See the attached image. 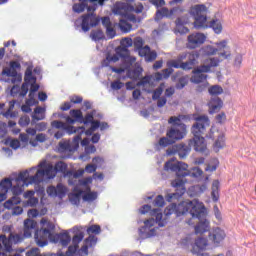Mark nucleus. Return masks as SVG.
<instances>
[{"label": "nucleus", "mask_w": 256, "mask_h": 256, "mask_svg": "<svg viewBox=\"0 0 256 256\" xmlns=\"http://www.w3.org/2000/svg\"><path fill=\"white\" fill-rule=\"evenodd\" d=\"M209 27H211L214 31V33H217L219 35V33H221V31H223V25L221 24V21L219 20H212L210 22Z\"/></svg>", "instance_id": "37998d69"}, {"label": "nucleus", "mask_w": 256, "mask_h": 256, "mask_svg": "<svg viewBox=\"0 0 256 256\" xmlns=\"http://www.w3.org/2000/svg\"><path fill=\"white\" fill-rule=\"evenodd\" d=\"M55 173H65L67 171V164L63 161H59L54 166Z\"/></svg>", "instance_id": "a18cd8bd"}, {"label": "nucleus", "mask_w": 256, "mask_h": 256, "mask_svg": "<svg viewBox=\"0 0 256 256\" xmlns=\"http://www.w3.org/2000/svg\"><path fill=\"white\" fill-rule=\"evenodd\" d=\"M17 69H21V63L18 61H11L10 67H5L2 70V75H6V77H13L12 83H21L22 77L17 73Z\"/></svg>", "instance_id": "2eb2a0df"}, {"label": "nucleus", "mask_w": 256, "mask_h": 256, "mask_svg": "<svg viewBox=\"0 0 256 256\" xmlns=\"http://www.w3.org/2000/svg\"><path fill=\"white\" fill-rule=\"evenodd\" d=\"M209 9L204 4H197L190 8V14L194 17L195 29H207V13Z\"/></svg>", "instance_id": "6e6552de"}, {"label": "nucleus", "mask_w": 256, "mask_h": 256, "mask_svg": "<svg viewBox=\"0 0 256 256\" xmlns=\"http://www.w3.org/2000/svg\"><path fill=\"white\" fill-rule=\"evenodd\" d=\"M85 171H86V173H95V171H97V165H95V164H88L85 167Z\"/></svg>", "instance_id": "774afa93"}, {"label": "nucleus", "mask_w": 256, "mask_h": 256, "mask_svg": "<svg viewBox=\"0 0 256 256\" xmlns=\"http://www.w3.org/2000/svg\"><path fill=\"white\" fill-rule=\"evenodd\" d=\"M15 103H17V101H15V100L10 101L9 102V108L7 109L6 112H3V108L5 107V103H0V115H3V117H6V119L16 117L17 114L15 112H13V109H15Z\"/></svg>", "instance_id": "cd10ccee"}, {"label": "nucleus", "mask_w": 256, "mask_h": 256, "mask_svg": "<svg viewBox=\"0 0 256 256\" xmlns=\"http://www.w3.org/2000/svg\"><path fill=\"white\" fill-rule=\"evenodd\" d=\"M85 237V233L80 232L76 235L73 236L72 238V245L68 247V250L66 251L65 254L59 253L56 256H75L77 251H79V243L83 241Z\"/></svg>", "instance_id": "6ab92c4d"}, {"label": "nucleus", "mask_w": 256, "mask_h": 256, "mask_svg": "<svg viewBox=\"0 0 256 256\" xmlns=\"http://www.w3.org/2000/svg\"><path fill=\"white\" fill-rule=\"evenodd\" d=\"M74 13H83L87 9V2L75 3L72 6Z\"/></svg>", "instance_id": "c03bdc74"}, {"label": "nucleus", "mask_w": 256, "mask_h": 256, "mask_svg": "<svg viewBox=\"0 0 256 256\" xmlns=\"http://www.w3.org/2000/svg\"><path fill=\"white\" fill-rule=\"evenodd\" d=\"M181 119H185V116H183V115L171 116L168 120V123L170 125H173L172 127L181 129V125H185L183 122H181Z\"/></svg>", "instance_id": "2f4dec72"}, {"label": "nucleus", "mask_w": 256, "mask_h": 256, "mask_svg": "<svg viewBox=\"0 0 256 256\" xmlns=\"http://www.w3.org/2000/svg\"><path fill=\"white\" fill-rule=\"evenodd\" d=\"M52 127H54L55 129H64L67 127V123H64L62 121L59 120H55L51 123Z\"/></svg>", "instance_id": "e2e57ef3"}, {"label": "nucleus", "mask_w": 256, "mask_h": 256, "mask_svg": "<svg viewBox=\"0 0 256 256\" xmlns=\"http://www.w3.org/2000/svg\"><path fill=\"white\" fill-rule=\"evenodd\" d=\"M216 121L220 124L225 123V121H227V115L225 112H221L220 114L216 115Z\"/></svg>", "instance_id": "69168bd1"}, {"label": "nucleus", "mask_w": 256, "mask_h": 256, "mask_svg": "<svg viewBox=\"0 0 256 256\" xmlns=\"http://www.w3.org/2000/svg\"><path fill=\"white\" fill-rule=\"evenodd\" d=\"M185 183L187 180H183L181 178H177L171 182L172 187L176 189V193H172L168 195V201H173V199H179V197H183L185 195Z\"/></svg>", "instance_id": "a211bd4d"}, {"label": "nucleus", "mask_w": 256, "mask_h": 256, "mask_svg": "<svg viewBox=\"0 0 256 256\" xmlns=\"http://www.w3.org/2000/svg\"><path fill=\"white\" fill-rule=\"evenodd\" d=\"M149 83H150V87H153V75L144 76V77L138 82V85H139V86H145V85H149Z\"/></svg>", "instance_id": "603ef678"}, {"label": "nucleus", "mask_w": 256, "mask_h": 256, "mask_svg": "<svg viewBox=\"0 0 256 256\" xmlns=\"http://www.w3.org/2000/svg\"><path fill=\"white\" fill-rule=\"evenodd\" d=\"M58 151L59 153H72L73 147H71V143L67 141L59 142Z\"/></svg>", "instance_id": "58836bf2"}, {"label": "nucleus", "mask_w": 256, "mask_h": 256, "mask_svg": "<svg viewBox=\"0 0 256 256\" xmlns=\"http://www.w3.org/2000/svg\"><path fill=\"white\" fill-rule=\"evenodd\" d=\"M175 23V33H180V35H187V33H189V28L185 27V25H187V20L177 18Z\"/></svg>", "instance_id": "c756f323"}, {"label": "nucleus", "mask_w": 256, "mask_h": 256, "mask_svg": "<svg viewBox=\"0 0 256 256\" xmlns=\"http://www.w3.org/2000/svg\"><path fill=\"white\" fill-rule=\"evenodd\" d=\"M29 84H31L30 91L34 93L39 91L37 78L33 77V71H31V69H27L25 72L24 83L21 86V92H20L21 97H26L27 93H29Z\"/></svg>", "instance_id": "f8f14e48"}, {"label": "nucleus", "mask_w": 256, "mask_h": 256, "mask_svg": "<svg viewBox=\"0 0 256 256\" xmlns=\"http://www.w3.org/2000/svg\"><path fill=\"white\" fill-rule=\"evenodd\" d=\"M181 59V55L178 56V59L176 60H170L167 62V67H170L171 69H183V71H187V68L184 67L185 62Z\"/></svg>", "instance_id": "7c9ffc66"}, {"label": "nucleus", "mask_w": 256, "mask_h": 256, "mask_svg": "<svg viewBox=\"0 0 256 256\" xmlns=\"http://www.w3.org/2000/svg\"><path fill=\"white\" fill-rule=\"evenodd\" d=\"M90 124L91 127L87 130H84L85 135H87L88 137L93 135V133H95V131L99 129V127L101 126V122L99 120H93Z\"/></svg>", "instance_id": "ea45409f"}, {"label": "nucleus", "mask_w": 256, "mask_h": 256, "mask_svg": "<svg viewBox=\"0 0 256 256\" xmlns=\"http://www.w3.org/2000/svg\"><path fill=\"white\" fill-rule=\"evenodd\" d=\"M38 167L40 169L36 171L35 175L30 176L28 183H43V181L57 177L53 164L42 161L38 164Z\"/></svg>", "instance_id": "0eeeda50"}, {"label": "nucleus", "mask_w": 256, "mask_h": 256, "mask_svg": "<svg viewBox=\"0 0 256 256\" xmlns=\"http://www.w3.org/2000/svg\"><path fill=\"white\" fill-rule=\"evenodd\" d=\"M215 133L217 134L216 141L213 145L214 151L218 153V151H221L223 147H225V135L223 133H220L219 131H213V128L210 129V132L206 135V139H215Z\"/></svg>", "instance_id": "4be33fe9"}, {"label": "nucleus", "mask_w": 256, "mask_h": 256, "mask_svg": "<svg viewBox=\"0 0 256 256\" xmlns=\"http://www.w3.org/2000/svg\"><path fill=\"white\" fill-rule=\"evenodd\" d=\"M31 179V175H29V170L24 172H20L17 179L15 180L16 185L13 186V182L10 178H5L0 182V202L5 201L7 199V193L11 189L13 193V197L8 199L4 203L5 209H11L14 205H19L21 203V195L24 191V187L26 185H33L35 182H28Z\"/></svg>", "instance_id": "20e7f679"}, {"label": "nucleus", "mask_w": 256, "mask_h": 256, "mask_svg": "<svg viewBox=\"0 0 256 256\" xmlns=\"http://www.w3.org/2000/svg\"><path fill=\"white\" fill-rule=\"evenodd\" d=\"M90 37L93 39V41H101V39L104 38L103 31H101V30H93L90 33Z\"/></svg>", "instance_id": "864d4df0"}, {"label": "nucleus", "mask_w": 256, "mask_h": 256, "mask_svg": "<svg viewBox=\"0 0 256 256\" xmlns=\"http://www.w3.org/2000/svg\"><path fill=\"white\" fill-rule=\"evenodd\" d=\"M217 48L208 45L204 48L205 55H208V57H211L213 55H217L219 51H223V49H227V40H222L220 42L216 43Z\"/></svg>", "instance_id": "b1692460"}, {"label": "nucleus", "mask_w": 256, "mask_h": 256, "mask_svg": "<svg viewBox=\"0 0 256 256\" xmlns=\"http://www.w3.org/2000/svg\"><path fill=\"white\" fill-rule=\"evenodd\" d=\"M111 88L114 89V91H119V89L123 88V82L116 80L111 83Z\"/></svg>", "instance_id": "0e129e2a"}, {"label": "nucleus", "mask_w": 256, "mask_h": 256, "mask_svg": "<svg viewBox=\"0 0 256 256\" xmlns=\"http://www.w3.org/2000/svg\"><path fill=\"white\" fill-rule=\"evenodd\" d=\"M153 213L155 214V219L150 218L145 220L144 226L139 229V235L142 239L155 237V235H157V229H159V227H165L167 224V217L169 216L165 215L163 219V213H161L159 209H154Z\"/></svg>", "instance_id": "39448f33"}, {"label": "nucleus", "mask_w": 256, "mask_h": 256, "mask_svg": "<svg viewBox=\"0 0 256 256\" xmlns=\"http://www.w3.org/2000/svg\"><path fill=\"white\" fill-rule=\"evenodd\" d=\"M173 143V140L167 136L160 138L158 141V145L163 148L169 147V145H173Z\"/></svg>", "instance_id": "09e8293b"}, {"label": "nucleus", "mask_w": 256, "mask_h": 256, "mask_svg": "<svg viewBox=\"0 0 256 256\" xmlns=\"http://www.w3.org/2000/svg\"><path fill=\"white\" fill-rule=\"evenodd\" d=\"M86 193L82 196L83 201H95L97 199V192H91V187H86Z\"/></svg>", "instance_id": "a19ab883"}, {"label": "nucleus", "mask_w": 256, "mask_h": 256, "mask_svg": "<svg viewBox=\"0 0 256 256\" xmlns=\"http://www.w3.org/2000/svg\"><path fill=\"white\" fill-rule=\"evenodd\" d=\"M219 63H221V59L217 57L205 59L202 65L192 71V83H203L204 81H207V74L205 73H211L212 69L219 67Z\"/></svg>", "instance_id": "423d86ee"}, {"label": "nucleus", "mask_w": 256, "mask_h": 256, "mask_svg": "<svg viewBox=\"0 0 256 256\" xmlns=\"http://www.w3.org/2000/svg\"><path fill=\"white\" fill-rule=\"evenodd\" d=\"M208 107L210 115H213L214 113H219V111H221V108L223 107V100H221V98L217 96L211 98L208 103Z\"/></svg>", "instance_id": "bb28decb"}, {"label": "nucleus", "mask_w": 256, "mask_h": 256, "mask_svg": "<svg viewBox=\"0 0 256 256\" xmlns=\"http://www.w3.org/2000/svg\"><path fill=\"white\" fill-rule=\"evenodd\" d=\"M116 53L118 56L125 59L126 57H129V48H125L124 46L117 47Z\"/></svg>", "instance_id": "3c124183"}, {"label": "nucleus", "mask_w": 256, "mask_h": 256, "mask_svg": "<svg viewBox=\"0 0 256 256\" xmlns=\"http://www.w3.org/2000/svg\"><path fill=\"white\" fill-rule=\"evenodd\" d=\"M86 233L89 237H95V235H99L101 233V226L94 224L87 228Z\"/></svg>", "instance_id": "79ce46f5"}, {"label": "nucleus", "mask_w": 256, "mask_h": 256, "mask_svg": "<svg viewBox=\"0 0 256 256\" xmlns=\"http://www.w3.org/2000/svg\"><path fill=\"white\" fill-rule=\"evenodd\" d=\"M67 189L63 184L59 183L57 186H48L46 189V193L49 195V197H65Z\"/></svg>", "instance_id": "5701e85b"}, {"label": "nucleus", "mask_w": 256, "mask_h": 256, "mask_svg": "<svg viewBox=\"0 0 256 256\" xmlns=\"http://www.w3.org/2000/svg\"><path fill=\"white\" fill-rule=\"evenodd\" d=\"M126 19H120L118 25L122 33H131L133 30V24L141 23V18H137L133 14H128L125 16ZM133 23V24H130Z\"/></svg>", "instance_id": "dca6fc26"}, {"label": "nucleus", "mask_w": 256, "mask_h": 256, "mask_svg": "<svg viewBox=\"0 0 256 256\" xmlns=\"http://www.w3.org/2000/svg\"><path fill=\"white\" fill-rule=\"evenodd\" d=\"M163 17H173L172 9L169 10L167 7H162L156 11V19H163Z\"/></svg>", "instance_id": "473e14b6"}, {"label": "nucleus", "mask_w": 256, "mask_h": 256, "mask_svg": "<svg viewBox=\"0 0 256 256\" xmlns=\"http://www.w3.org/2000/svg\"><path fill=\"white\" fill-rule=\"evenodd\" d=\"M143 38L136 37L134 38V41H132V44H134L135 49L138 50V55L140 57H144L145 61L148 63H153L155 59H157V52L155 50L151 51V48L149 46H144Z\"/></svg>", "instance_id": "9b49d317"}, {"label": "nucleus", "mask_w": 256, "mask_h": 256, "mask_svg": "<svg viewBox=\"0 0 256 256\" xmlns=\"http://www.w3.org/2000/svg\"><path fill=\"white\" fill-rule=\"evenodd\" d=\"M32 119H34V121H43V119H45V108L41 106L36 107Z\"/></svg>", "instance_id": "72a5a7b5"}, {"label": "nucleus", "mask_w": 256, "mask_h": 256, "mask_svg": "<svg viewBox=\"0 0 256 256\" xmlns=\"http://www.w3.org/2000/svg\"><path fill=\"white\" fill-rule=\"evenodd\" d=\"M100 22L101 19L97 17L95 13H87L74 21V27L75 29H82L84 33H87L91 31L93 27H97Z\"/></svg>", "instance_id": "1a4fd4ad"}, {"label": "nucleus", "mask_w": 256, "mask_h": 256, "mask_svg": "<svg viewBox=\"0 0 256 256\" xmlns=\"http://www.w3.org/2000/svg\"><path fill=\"white\" fill-rule=\"evenodd\" d=\"M209 248V239L200 236L197 237L194 242L191 244V253L193 255H197L201 253V251H207Z\"/></svg>", "instance_id": "aec40b11"}, {"label": "nucleus", "mask_w": 256, "mask_h": 256, "mask_svg": "<svg viewBox=\"0 0 256 256\" xmlns=\"http://www.w3.org/2000/svg\"><path fill=\"white\" fill-rule=\"evenodd\" d=\"M187 135V125H180V128L171 126L167 132L166 137L172 140V142L177 143V141H181V139H185Z\"/></svg>", "instance_id": "4468645a"}, {"label": "nucleus", "mask_w": 256, "mask_h": 256, "mask_svg": "<svg viewBox=\"0 0 256 256\" xmlns=\"http://www.w3.org/2000/svg\"><path fill=\"white\" fill-rule=\"evenodd\" d=\"M10 95L12 97H24V96H21V87L17 86V85H14L11 90H10Z\"/></svg>", "instance_id": "13d9d810"}, {"label": "nucleus", "mask_w": 256, "mask_h": 256, "mask_svg": "<svg viewBox=\"0 0 256 256\" xmlns=\"http://www.w3.org/2000/svg\"><path fill=\"white\" fill-rule=\"evenodd\" d=\"M208 93L214 96L221 95L223 93V88L219 85H214L208 89Z\"/></svg>", "instance_id": "de8ad7c7"}, {"label": "nucleus", "mask_w": 256, "mask_h": 256, "mask_svg": "<svg viewBox=\"0 0 256 256\" xmlns=\"http://www.w3.org/2000/svg\"><path fill=\"white\" fill-rule=\"evenodd\" d=\"M212 200L217 203L219 201V180H214L212 183Z\"/></svg>", "instance_id": "c9c22d12"}, {"label": "nucleus", "mask_w": 256, "mask_h": 256, "mask_svg": "<svg viewBox=\"0 0 256 256\" xmlns=\"http://www.w3.org/2000/svg\"><path fill=\"white\" fill-rule=\"evenodd\" d=\"M26 256H57L55 253H41L39 248H32L26 252Z\"/></svg>", "instance_id": "4c0bfd02"}, {"label": "nucleus", "mask_w": 256, "mask_h": 256, "mask_svg": "<svg viewBox=\"0 0 256 256\" xmlns=\"http://www.w3.org/2000/svg\"><path fill=\"white\" fill-rule=\"evenodd\" d=\"M201 54H199V51H192V52H185L180 54V59H187L186 62H184V67L187 69V71H191L193 67L196 66L197 63H199V57Z\"/></svg>", "instance_id": "f3484780"}, {"label": "nucleus", "mask_w": 256, "mask_h": 256, "mask_svg": "<svg viewBox=\"0 0 256 256\" xmlns=\"http://www.w3.org/2000/svg\"><path fill=\"white\" fill-rule=\"evenodd\" d=\"M155 207H165V198L162 195H158L154 200Z\"/></svg>", "instance_id": "680f3d73"}, {"label": "nucleus", "mask_w": 256, "mask_h": 256, "mask_svg": "<svg viewBox=\"0 0 256 256\" xmlns=\"http://www.w3.org/2000/svg\"><path fill=\"white\" fill-rule=\"evenodd\" d=\"M150 3L154 5L156 9L165 7V0H150Z\"/></svg>", "instance_id": "338daca9"}, {"label": "nucleus", "mask_w": 256, "mask_h": 256, "mask_svg": "<svg viewBox=\"0 0 256 256\" xmlns=\"http://www.w3.org/2000/svg\"><path fill=\"white\" fill-rule=\"evenodd\" d=\"M196 121L191 127V133L194 138L188 141V146L185 144H176L166 150L167 155H179L180 159H185L191 151V147L194 151L202 153V155H209V148L205 143V133H207V127L211 125V120L207 115H199L194 118Z\"/></svg>", "instance_id": "f03ea898"}, {"label": "nucleus", "mask_w": 256, "mask_h": 256, "mask_svg": "<svg viewBox=\"0 0 256 256\" xmlns=\"http://www.w3.org/2000/svg\"><path fill=\"white\" fill-rule=\"evenodd\" d=\"M102 25H103V27H105L106 34H107V37H109V39H113V37H115V35H117L115 28H113V23H111V18L103 17Z\"/></svg>", "instance_id": "c85d7f7f"}, {"label": "nucleus", "mask_w": 256, "mask_h": 256, "mask_svg": "<svg viewBox=\"0 0 256 256\" xmlns=\"http://www.w3.org/2000/svg\"><path fill=\"white\" fill-rule=\"evenodd\" d=\"M39 101L35 99V92L31 91L29 92V98L26 100V105H29V107H33V105H37Z\"/></svg>", "instance_id": "6e6d98bb"}, {"label": "nucleus", "mask_w": 256, "mask_h": 256, "mask_svg": "<svg viewBox=\"0 0 256 256\" xmlns=\"http://www.w3.org/2000/svg\"><path fill=\"white\" fill-rule=\"evenodd\" d=\"M119 57H121V56L118 55L117 53L114 55L108 54L106 56V60L104 61V63L106 66H108L109 63H117V61H119Z\"/></svg>", "instance_id": "5fc2aeb1"}, {"label": "nucleus", "mask_w": 256, "mask_h": 256, "mask_svg": "<svg viewBox=\"0 0 256 256\" xmlns=\"http://www.w3.org/2000/svg\"><path fill=\"white\" fill-rule=\"evenodd\" d=\"M121 47L129 49V47H133V39L131 38H123L120 42Z\"/></svg>", "instance_id": "052dcab7"}, {"label": "nucleus", "mask_w": 256, "mask_h": 256, "mask_svg": "<svg viewBox=\"0 0 256 256\" xmlns=\"http://www.w3.org/2000/svg\"><path fill=\"white\" fill-rule=\"evenodd\" d=\"M64 131H67V133H69V135H73V133H79L80 135H83L85 133V127L80 126V127L76 128L75 126L66 124V128L64 129Z\"/></svg>", "instance_id": "f704fd0d"}, {"label": "nucleus", "mask_w": 256, "mask_h": 256, "mask_svg": "<svg viewBox=\"0 0 256 256\" xmlns=\"http://www.w3.org/2000/svg\"><path fill=\"white\" fill-rule=\"evenodd\" d=\"M163 87H165V84L162 83L158 88H156L153 91V94H152L153 101H157V99L161 98V95H163Z\"/></svg>", "instance_id": "49530a36"}, {"label": "nucleus", "mask_w": 256, "mask_h": 256, "mask_svg": "<svg viewBox=\"0 0 256 256\" xmlns=\"http://www.w3.org/2000/svg\"><path fill=\"white\" fill-rule=\"evenodd\" d=\"M23 241V236L21 234H13L10 233L9 237L5 235H0V250L4 246L5 251L11 253L13 251V244L17 245V243H21ZM2 243V245H1Z\"/></svg>", "instance_id": "ddd939ff"}, {"label": "nucleus", "mask_w": 256, "mask_h": 256, "mask_svg": "<svg viewBox=\"0 0 256 256\" xmlns=\"http://www.w3.org/2000/svg\"><path fill=\"white\" fill-rule=\"evenodd\" d=\"M226 237L225 231L219 227L212 229L209 233V239L213 241L215 245H219Z\"/></svg>", "instance_id": "a878e982"}, {"label": "nucleus", "mask_w": 256, "mask_h": 256, "mask_svg": "<svg viewBox=\"0 0 256 256\" xmlns=\"http://www.w3.org/2000/svg\"><path fill=\"white\" fill-rule=\"evenodd\" d=\"M207 37L203 33H194L188 36L187 49H197L205 43Z\"/></svg>", "instance_id": "412c9836"}, {"label": "nucleus", "mask_w": 256, "mask_h": 256, "mask_svg": "<svg viewBox=\"0 0 256 256\" xmlns=\"http://www.w3.org/2000/svg\"><path fill=\"white\" fill-rule=\"evenodd\" d=\"M190 191H193V194H191L194 197H197V195H201V193H205L207 191V184H201V185H195L190 188Z\"/></svg>", "instance_id": "e433bc0d"}, {"label": "nucleus", "mask_w": 256, "mask_h": 256, "mask_svg": "<svg viewBox=\"0 0 256 256\" xmlns=\"http://www.w3.org/2000/svg\"><path fill=\"white\" fill-rule=\"evenodd\" d=\"M175 213L176 217L187 215L190 213L191 218L186 220V224L190 227H194L195 235H203L211 229L210 222L207 220V209L205 204L197 199L186 200L178 205L173 203L164 209V215L169 217Z\"/></svg>", "instance_id": "f257e3e1"}, {"label": "nucleus", "mask_w": 256, "mask_h": 256, "mask_svg": "<svg viewBox=\"0 0 256 256\" xmlns=\"http://www.w3.org/2000/svg\"><path fill=\"white\" fill-rule=\"evenodd\" d=\"M70 115L71 117H73V119H75L79 123L81 122V119H83V112L79 109L70 110Z\"/></svg>", "instance_id": "8fccbe9b"}, {"label": "nucleus", "mask_w": 256, "mask_h": 256, "mask_svg": "<svg viewBox=\"0 0 256 256\" xmlns=\"http://www.w3.org/2000/svg\"><path fill=\"white\" fill-rule=\"evenodd\" d=\"M85 245L78 250L80 256H88L89 255V247H95L97 245V237L89 236L84 240Z\"/></svg>", "instance_id": "393cba45"}, {"label": "nucleus", "mask_w": 256, "mask_h": 256, "mask_svg": "<svg viewBox=\"0 0 256 256\" xmlns=\"http://www.w3.org/2000/svg\"><path fill=\"white\" fill-rule=\"evenodd\" d=\"M165 171H172L178 178L189 177V165L185 162L177 161V158L168 160L164 165Z\"/></svg>", "instance_id": "9d476101"}, {"label": "nucleus", "mask_w": 256, "mask_h": 256, "mask_svg": "<svg viewBox=\"0 0 256 256\" xmlns=\"http://www.w3.org/2000/svg\"><path fill=\"white\" fill-rule=\"evenodd\" d=\"M93 121H94L93 114L88 113L85 115V117L82 116L80 123H83L84 125H89V123H93Z\"/></svg>", "instance_id": "bf43d9fd"}, {"label": "nucleus", "mask_w": 256, "mask_h": 256, "mask_svg": "<svg viewBox=\"0 0 256 256\" xmlns=\"http://www.w3.org/2000/svg\"><path fill=\"white\" fill-rule=\"evenodd\" d=\"M42 227L41 229L37 230V222L32 219L24 220V237L29 238L31 235L34 234V239L38 247H45L50 241L53 243H61L63 247H67L69 243H71V236L69 233H59L53 234L55 231V224L51 221H48L46 218H42L40 221Z\"/></svg>", "instance_id": "7ed1b4c3"}, {"label": "nucleus", "mask_w": 256, "mask_h": 256, "mask_svg": "<svg viewBox=\"0 0 256 256\" xmlns=\"http://www.w3.org/2000/svg\"><path fill=\"white\" fill-rule=\"evenodd\" d=\"M201 175H203V170H201V168L199 167H194L191 170H189V175L190 177H201Z\"/></svg>", "instance_id": "4d7b16f0"}]
</instances>
